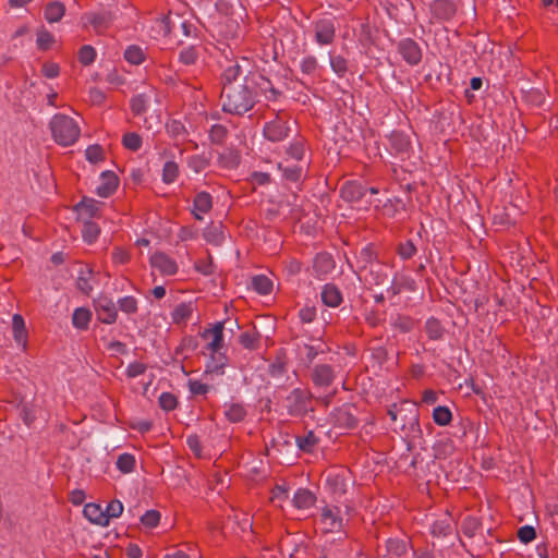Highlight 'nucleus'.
Returning a JSON list of instances; mask_svg holds the SVG:
<instances>
[{
    "instance_id": "obj_20",
    "label": "nucleus",
    "mask_w": 558,
    "mask_h": 558,
    "mask_svg": "<svg viewBox=\"0 0 558 558\" xmlns=\"http://www.w3.org/2000/svg\"><path fill=\"white\" fill-rule=\"evenodd\" d=\"M316 497L306 488H299L293 496V506L298 509L304 510L311 508L315 504Z\"/></svg>"
},
{
    "instance_id": "obj_44",
    "label": "nucleus",
    "mask_w": 558,
    "mask_h": 558,
    "mask_svg": "<svg viewBox=\"0 0 558 558\" xmlns=\"http://www.w3.org/2000/svg\"><path fill=\"white\" fill-rule=\"evenodd\" d=\"M104 511L109 523L111 519L119 518L122 514L123 504L120 500L114 499L107 505Z\"/></svg>"
},
{
    "instance_id": "obj_27",
    "label": "nucleus",
    "mask_w": 558,
    "mask_h": 558,
    "mask_svg": "<svg viewBox=\"0 0 558 558\" xmlns=\"http://www.w3.org/2000/svg\"><path fill=\"white\" fill-rule=\"evenodd\" d=\"M240 157L233 149L227 148L219 154L218 162L221 167L232 169L239 165Z\"/></svg>"
},
{
    "instance_id": "obj_22",
    "label": "nucleus",
    "mask_w": 558,
    "mask_h": 558,
    "mask_svg": "<svg viewBox=\"0 0 558 558\" xmlns=\"http://www.w3.org/2000/svg\"><path fill=\"white\" fill-rule=\"evenodd\" d=\"M453 531L452 520L448 517L436 520L430 526V533L435 537H446Z\"/></svg>"
},
{
    "instance_id": "obj_4",
    "label": "nucleus",
    "mask_w": 558,
    "mask_h": 558,
    "mask_svg": "<svg viewBox=\"0 0 558 558\" xmlns=\"http://www.w3.org/2000/svg\"><path fill=\"white\" fill-rule=\"evenodd\" d=\"M352 508L349 505H326L320 509V523L326 532H342L351 517Z\"/></svg>"
},
{
    "instance_id": "obj_45",
    "label": "nucleus",
    "mask_w": 558,
    "mask_h": 558,
    "mask_svg": "<svg viewBox=\"0 0 558 558\" xmlns=\"http://www.w3.org/2000/svg\"><path fill=\"white\" fill-rule=\"evenodd\" d=\"M387 550L390 555L401 557L407 553V544L400 539H388Z\"/></svg>"
},
{
    "instance_id": "obj_43",
    "label": "nucleus",
    "mask_w": 558,
    "mask_h": 558,
    "mask_svg": "<svg viewBox=\"0 0 558 558\" xmlns=\"http://www.w3.org/2000/svg\"><path fill=\"white\" fill-rule=\"evenodd\" d=\"M425 330L428 337L433 340H437L442 336V327L435 318L427 319L425 324Z\"/></svg>"
},
{
    "instance_id": "obj_50",
    "label": "nucleus",
    "mask_w": 558,
    "mask_h": 558,
    "mask_svg": "<svg viewBox=\"0 0 558 558\" xmlns=\"http://www.w3.org/2000/svg\"><path fill=\"white\" fill-rule=\"evenodd\" d=\"M401 429L402 430H405V435L407 436H413L415 437L416 435H420L421 434V429H420V424H418V418L415 414L411 415L408 420V426H405V424H403L401 426Z\"/></svg>"
},
{
    "instance_id": "obj_39",
    "label": "nucleus",
    "mask_w": 558,
    "mask_h": 558,
    "mask_svg": "<svg viewBox=\"0 0 558 558\" xmlns=\"http://www.w3.org/2000/svg\"><path fill=\"white\" fill-rule=\"evenodd\" d=\"M225 414L230 422L236 423L244 418L246 412L240 404H229L225 411Z\"/></svg>"
},
{
    "instance_id": "obj_2",
    "label": "nucleus",
    "mask_w": 558,
    "mask_h": 558,
    "mask_svg": "<svg viewBox=\"0 0 558 558\" xmlns=\"http://www.w3.org/2000/svg\"><path fill=\"white\" fill-rule=\"evenodd\" d=\"M244 77L243 84H226L222 86V109L233 114H243L250 111L255 104V96Z\"/></svg>"
},
{
    "instance_id": "obj_48",
    "label": "nucleus",
    "mask_w": 558,
    "mask_h": 558,
    "mask_svg": "<svg viewBox=\"0 0 558 558\" xmlns=\"http://www.w3.org/2000/svg\"><path fill=\"white\" fill-rule=\"evenodd\" d=\"M160 521V512L157 510H147L142 517L141 522L145 527L153 529Z\"/></svg>"
},
{
    "instance_id": "obj_52",
    "label": "nucleus",
    "mask_w": 558,
    "mask_h": 558,
    "mask_svg": "<svg viewBox=\"0 0 558 558\" xmlns=\"http://www.w3.org/2000/svg\"><path fill=\"white\" fill-rule=\"evenodd\" d=\"M96 58V51L92 46H83L78 52V59L81 63L88 65L94 62Z\"/></svg>"
},
{
    "instance_id": "obj_19",
    "label": "nucleus",
    "mask_w": 558,
    "mask_h": 558,
    "mask_svg": "<svg viewBox=\"0 0 558 558\" xmlns=\"http://www.w3.org/2000/svg\"><path fill=\"white\" fill-rule=\"evenodd\" d=\"M313 267L318 276H325L335 269V262L331 255L322 253L316 255Z\"/></svg>"
},
{
    "instance_id": "obj_21",
    "label": "nucleus",
    "mask_w": 558,
    "mask_h": 558,
    "mask_svg": "<svg viewBox=\"0 0 558 558\" xmlns=\"http://www.w3.org/2000/svg\"><path fill=\"white\" fill-rule=\"evenodd\" d=\"M322 300L327 306L337 307L342 302V295L336 286L326 284L322 290Z\"/></svg>"
},
{
    "instance_id": "obj_5",
    "label": "nucleus",
    "mask_w": 558,
    "mask_h": 558,
    "mask_svg": "<svg viewBox=\"0 0 558 558\" xmlns=\"http://www.w3.org/2000/svg\"><path fill=\"white\" fill-rule=\"evenodd\" d=\"M283 405L290 415L301 416L310 410V396L306 390L295 388L286 397Z\"/></svg>"
},
{
    "instance_id": "obj_6",
    "label": "nucleus",
    "mask_w": 558,
    "mask_h": 558,
    "mask_svg": "<svg viewBox=\"0 0 558 558\" xmlns=\"http://www.w3.org/2000/svg\"><path fill=\"white\" fill-rule=\"evenodd\" d=\"M341 197L352 204H371L367 189L357 182H345L341 187Z\"/></svg>"
},
{
    "instance_id": "obj_60",
    "label": "nucleus",
    "mask_w": 558,
    "mask_h": 558,
    "mask_svg": "<svg viewBox=\"0 0 558 558\" xmlns=\"http://www.w3.org/2000/svg\"><path fill=\"white\" fill-rule=\"evenodd\" d=\"M184 131V125L180 121L173 120L167 124V132L173 137L182 135Z\"/></svg>"
},
{
    "instance_id": "obj_1",
    "label": "nucleus",
    "mask_w": 558,
    "mask_h": 558,
    "mask_svg": "<svg viewBox=\"0 0 558 558\" xmlns=\"http://www.w3.org/2000/svg\"><path fill=\"white\" fill-rule=\"evenodd\" d=\"M225 323H216L213 327L205 329L201 337L207 342L205 350L209 352V360L206 363V374L221 375L227 364V357L223 353Z\"/></svg>"
},
{
    "instance_id": "obj_25",
    "label": "nucleus",
    "mask_w": 558,
    "mask_h": 558,
    "mask_svg": "<svg viewBox=\"0 0 558 558\" xmlns=\"http://www.w3.org/2000/svg\"><path fill=\"white\" fill-rule=\"evenodd\" d=\"M100 203L93 199L84 197L77 205L76 209L81 217L86 215L87 217L92 218L97 215L99 210Z\"/></svg>"
},
{
    "instance_id": "obj_47",
    "label": "nucleus",
    "mask_w": 558,
    "mask_h": 558,
    "mask_svg": "<svg viewBox=\"0 0 558 558\" xmlns=\"http://www.w3.org/2000/svg\"><path fill=\"white\" fill-rule=\"evenodd\" d=\"M124 58L132 64H140L144 60V53L140 47L130 46L124 52Z\"/></svg>"
},
{
    "instance_id": "obj_57",
    "label": "nucleus",
    "mask_w": 558,
    "mask_h": 558,
    "mask_svg": "<svg viewBox=\"0 0 558 558\" xmlns=\"http://www.w3.org/2000/svg\"><path fill=\"white\" fill-rule=\"evenodd\" d=\"M326 482L335 487L336 492H339L341 494L345 493V481L340 475H328L326 477Z\"/></svg>"
},
{
    "instance_id": "obj_17",
    "label": "nucleus",
    "mask_w": 558,
    "mask_h": 558,
    "mask_svg": "<svg viewBox=\"0 0 558 558\" xmlns=\"http://www.w3.org/2000/svg\"><path fill=\"white\" fill-rule=\"evenodd\" d=\"M83 512L85 518L92 523L100 526H108L107 517L105 515L104 509L99 505L87 504L85 505Z\"/></svg>"
},
{
    "instance_id": "obj_46",
    "label": "nucleus",
    "mask_w": 558,
    "mask_h": 558,
    "mask_svg": "<svg viewBox=\"0 0 558 558\" xmlns=\"http://www.w3.org/2000/svg\"><path fill=\"white\" fill-rule=\"evenodd\" d=\"M300 68L304 74L313 75L318 69V61L314 56H306L301 60Z\"/></svg>"
},
{
    "instance_id": "obj_26",
    "label": "nucleus",
    "mask_w": 558,
    "mask_h": 558,
    "mask_svg": "<svg viewBox=\"0 0 558 558\" xmlns=\"http://www.w3.org/2000/svg\"><path fill=\"white\" fill-rule=\"evenodd\" d=\"M64 12V5L61 2H50L45 9V17L49 23H56L62 19Z\"/></svg>"
},
{
    "instance_id": "obj_49",
    "label": "nucleus",
    "mask_w": 558,
    "mask_h": 558,
    "mask_svg": "<svg viewBox=\"0 0 558 558\" xmlns=\"http://www.w3.org/2000/svg\"><path fill=\"white\" fill-rule=\"evenodd\" d=\"M197 51L193 47L184 48L179 53V60L185 65L194 64L197 60Z\"/></svg>"
},
{
    "instance_id": "obj_24",
    "label": "nucleus",
    "mask_w": 558,
    "mask_h": 558,
    "mask_svg": "<svg viewBox=\"0 0 558 558\" xmlns=\"http://www.w3.org/2000/svg\"><path fill=\"white\" fill-rule=\"evenodd\" d=\"M278 168L282 171V177L290 182H299L303 178V168L294 163H279Z\"/></svg>"
},
{
    "instance_id": "obj_13",
    "label": "nucleus",
    "mask_w": 558,
    "mask_h": 558,
    "mask_svg": "<svg viewBox=\"0 0 558 558\" xmlns=\"http://www.w3.org/2000/svg\"><path fill=\"white\" fill-rule=\"evenodd\" d=\"M118 184V177L113 172L105 171L101 173L100 183L96 187V193L100 197H108L117 190Z\"/></svg>"
},
{
    "instance_id": "obj_9",
    "label": "nucleus",
    "mask_w": 558,
    "mask_h": 558,
    "mask_svg": "<svg viewBox=\"0 0 558 558\" xmlns=\"http://www.w3.org/2000/svg\"><path fill=\"white\" fill-rule=\"evenodd\" d=\"M149 263L151 268L158 270L163 276H172L178 271L177 263L161 252L153 254Z\"/></svg>"
},
{
    "instance_id": "obj_14",
    "label": "nucleus",
    "mask_w": 558,
    "mask_h": 558,
    "mask_svg": "<svg viewBox=\"0 0 558 558\" xmlns=\"http://www.w3.org/2000/svg\"><path fill=\"white\" fill-rule=\"evenodd\" d=\"M211 207V196L207 192H199L194 198L192 213L197 220H203V215L208 213Z\"/></svg>"
},
{
    "instance_id": "obj_29",
    "label": "nucleus",
    "mask_w": 558,
    "mask_h": 558,
    "mask_svg": "<svg viewBox=\"0 0 558 558\" xmlns=\"http://www.w3.org/2000/svg\"><path fill=\"white\" fill-rule=\"evenodd\" d=\"M193 306L191 303H181L172 312V319L174 323L180 324L191 318Z\"/></svg>"
},
{
    "instance_id": "obj_31",
    "label": "nucleus",
    "mask_w": 558,
    "mask_h": 558,
    "mask_svg": "<svg viewBox=\"0 0 558 558\" xmlns=\"http://www.w3.org/2000/svg\"><path fill=\"white\" fill-rule=\"evenodd\" d=\"M329 63L338 77H343L348 72V61L341 56L329 54Z\"/></svg>"
},
{
    "instance_id": "obj_36",
    "label": "nucleus",
    "mask_w": 558,
    "mask_h": 558,
    "mask_svg": "<svg viewBox=\"0 0 558 558\" xmlns=\"http://www.w3.org/2000/svg\"><path fill=\"white\" fill-rule=\"evenodd\" d=\"M434 422L440 426H446L451 422L452 415L447 407L439 405L433 411Z\"/></svg>"
},
{
    "instance_id": "obj_40",
    "label": "nucleus",
    "mask_w": 558,
    "mask_h": 558,
    "mask_svg": "<svg viewBox=\"0 0 558 558\" xmlns=\"http://www.w3.org/2000/svg\"><path fill=\"white\" fill-rule=\"evenodd\" d=\"M295 441L301 450L311 451L317 444V437L313 432H308L304 436H298Z\"/></svg>"
},
{
    "instance_id": "obj_51",
    "label": "nucleus",
    "mask_w": 558,
    "mask_h": 558,
    "mask_svg": "<svg viewBox=\"0 0 558 558\" xmlns=\"http://www.w3.org/2000/svg\"><path fill=\"white\" fill-rule=\"evenodd\" d=\"M123 145L131 150H137L142 146V138L136 133H126L123 136Z\"/></svg>"
},
{
    "instance_id": "obj_53",
    "label": "nucleus",
    "mask_w": 558,
    "mask_h": 558,
    "mask_svg": "<svg viewBox=\"0 0 558 558\" xmlns=\"http://www.w3.org/2000/svg\"><path fill=\"white\" fill-rule=\"evenodd\" d=\"M173 27V22L170 16H163L162 19L156 21L155 28L159 35H168L171 33Z\"/></svg>"
},
{
    "instance_id": "obj_18",
    "label": "nucleus",
    "mask_w": 558,
    "mask_h": 558,
    "mask_svg": "<svg viewBox=\"0 0 558 558\" xmlns=\"http://www.w3.org/2000/svg\"><path fill=\"white\" fill-rule=\"evenodd\" d=\"M13 338L14 341L22 350L26 349L27 333L25 329V323L21 315L15 314L12 318Z\"/></svg>"
},
{
    "instance_id": "obj_55",
    "label": "nucleus",
    "mask_w": 558,
    "mask_h": 558,
    "mask_svg": "<svg viewBox=\"0 0 558 558\" xmlns=\"http://www.w3.org/2000/svg\"><path fill=\"white\" fill-rule=\"evenodd\" d=\"M535 530L531 525L521 526L518 531V537L524 544L532 542L535 538Z\"/></svg>"
},
{
    "instance_id": "obj_23",
    "label": "nucleus",
    "mask_w": 558,
    "mask_h": 558,
    "mask_svg": "<svg viewBox=\"0 0 558 558\" xmlns=\"http://www.w3.org/2000/svg\"><path fill=\"white\" fill-rule=\"evenodd\" d=\"M313 379L316 385L328 386L333 380V372L328 365H318L314 368Z\"/></svg>"
},
{
    "instance_id": "obj_30",
    "label": "nucleus",
    "mask_w": 558,
    "mask_h": 558,
    "mask_svg": "<svg viewBox=\"0 0 558 558\" xmlns=\"http://www.w3.org/2000/svg\"><path fill=\"white\" fill-rule=\"evenodd\" d=\"M187 167L195 173L204 171L209 166V157L205 155H193L186 160Z\"/></svg>"
},
{
    "instance_id": "obj_32",
    "label": "nucleus",
    "mask_w": 558,
    "mask_h": 558,
    "mask_svg": "<svg viewBox=\"0 0 558 558\" xmlns=\"http://www.w3.org/2000/svg\"><path fill=\"white\" fill-rule=\"evenodd\" d=\"M92 270L89 269H81L76 280L77 289L84 293L89 294L93 291V286L90 284Z\"/></svg>"
},
{
    "instance_id": "obj_61",
    "label": "nucleus",
    "mask_w": 558,
    "mask_h": 558,
    "mask_svg": "<svg viewBox=\"0 0 558 558\" xmlns=\"http://www.w3.org/2000/svg\"><path fill=\"white\" fill-rule=\"evenodd\" d=\"M85 156L90 162H97L102 157V149L99 146H89L85 150Z\"/></svg>"
},
{
    "instance_id": "obj_28",
    "label": "nucleus",
    "mask_w": 558,
    "mask_h": 558,
    "mask_svg": "<svg viewBox=\"0 0 558 558\" xmlns=\"http://www.w3.org/2000/svg\"><path fill=\"white\" fill-rule=\"evenodd\" d=\"M92 314L89 310L84 307H78L74 311L72 315V323L74 327L78 329H86L90 322Z\"/></svg>"
},
{
    "instance_id": "obj_10",
    "label": "nucleus",
    "mask_w": 558,
    "mask_h": 558,
    "mask_svg": "<svg viewBox=\"0 0 558 558\" xmlns=\"http://www.w3.org/2000/svg\"><path fill=\"white\" fill-rule=\"evenodd\" d=\"M399 52L410 65L418 64L422 59V50L420 46L410 38H405L400 41Z\"/></svg>"
},
{
    "instance_id": "obj_7",
    "label": "nucleus",
    "mask_w": 558,
    "mask_h": 558,
    "mask_svg": "<svg viewBox=\"0 0 558 558\" xmlns=\"http://www.w3.org/2000/svg\"><path fill=\"white\" fill-rule=\"evenodd\" d=\"M97 317L104 324L111 325L118 317L117 304L109 298L102 296L95 302Z\"/></svg>"
},
{
    "instance_id": "obj_63",
    "label": "nucleus",
    "mask_w": 558,
    "mask_h": 558,
    "mask_svg": "<svg viewBox=\"0 0 558 558\" xmlns=\"http://www.w3.org/2000/svg\"><path fill=\"white\" fill-rule=\"evenodd\" d=\"M415 251V246L411 242H405L399 247V254L403 259L412 257Z\"/></svg>"
},
{
    "instance_id": "obj_34",
    "label": "nucleus",
    "mask_w": 558,
    "mask_h": 558,
    "mask_svg": "<svg viewBox=\"0 0 558 558\" xmlns=\"http://www.w3.org/2000/svg\"><path fill=\"white\" fill-rule=\"evenodd\" d=\"M336 423L345 428H352L356 424V418L347 409H339L335 415Z\"/></svg>"
},
{
    "instance_id": "obj_42",
    "label": "nucleus",
    "mask_w": 558,
    "mask_h": 558,
    "mask_svg": "<svg viewBox=\"0 0 558 558\" xmlns=\"http://www.w3.org/2000/svg\"><path fill=\"white\" fill-rule=\"evenodd\" d=\"M99 232L100 229L96 223L86 221L82 230V235L86 242L92 243L98 238Z\"/></svg>"
},
{
    "instance_id": "obj_62",
    "label": "nucleus",
    "mask_w": 558,
    "mask_h": 558,
    "mask_svg": "<svg viewBox=\"0 0 558 558\" xmlns=\"http://www.w3.org/2000/svg\"><path fill=\"white\" fill-rule=\"evenodd\" d=\"M146 369V366L142 363H131L126 368V374L129 377L134 378L142 375Z\"/></svg>"
},
{
    "instance_id": "obj_35",
    "label": "nucleus",
    "mask_w": 558,
    "mask_h": 558,
    "mask_svg": "<svg viewBox=\"0 0 558 558\" xmlns=\"http://www.w3.org/2000/svg\"><path fill=\"white\" fill-rule=\"evenodd\" d=\"M252 287L259 294H268L272 289V282L269 278L263 275L253 277Z\"/></svg>"
},
{
    "instance_id": "obj_11",
    "label": "nucleus",
    "mask_w": 558,
    "mask_h": 558,
    "mask_svg": "<svg viewBox=\"0 0 558 558\" xmlns=\"http://www.w3.org/2000/svg\"><path fill=\"white\" fill-rule=\"evenodd\" d=\"M289 133V128L281 119L276 118L264 126V135L271 142L283 141Z\"/></svg>"
},
{
    "instance_id": "obj_8",
    "label": "nucleus",
    "mask_w": 558,
    "mask_h": 558,
    "mask_svg": "<svg viewBox=\"0 0 558 558\" xmlns=\"http://www.w3.org/2000/svg\"><path fill=\"white\" fill-rule=\"evenodd\" d=\"M153 101H158V95L154 88L136 94L130 101L132 112L136 116L145 114Z\"/></svg>"
},
{
    "instance_id": "obj_64",
    "label": "nucleus",
    "mask_w": 558,
    "mask_h": 558,
    "mask_svg": "<svg viewBox=\"0 0 558 558\" xmlns=\"http://www.w3.org/2000/svg\"><path fill=\"white\" fill-rule=\"evenodd\" d=\"M303 151V146L300 143H294L289 147L288 155L294 160H301Z\"/></svg>"
},
{
    "instance_id": "obj_54",
    "label": "nucleus",
    "mask_w": 558,
    "mask_h": 558,
    "mask_svg": "<svg viewBox=\"0 0 558 558\" xmlns=\"http://www.w3.org/2000/svg\"><path fill=\"white\" fill-rule=\"evenodd\" d=\"M159 404L166 411H171L177 407V398L169 392H162L159 397Z\"/></svg>"
},
{
    "instance_id": "obj_16",
    "label": "nucleus",
    "mask_w": 558,
    "mask_h": 558,
    "mask_svg": "<svg viewBox=\"0 0 558 558\" xmlns=\"http://www.w3.org/2000/svg\"><path fill=\"white\" fill-rule=\"evenodd\" d=\"M244 77H246V75H244L242 66L238 61H235L225 68L222 74V86L226 84H243Z\"/></svg>"
},
{
    "instance_id": "obj_58",
    "label": "nucleus",
    "mask_w": 558,
    "mask_h": 558,
    "mask_svg": "<svg viewBox=\"0 0 558 558\" xmlns=\"http://www.w3.org/2000/svg\"><path fill=\"white\" fill-rule=\"evenodd\" d=\"M209 386L207 384H204L199 380H190L189 381V389L191 393L193 395H206L209 391Z\"/></svg>"
},
{
    "instance_id": "obj_41",
    "label": "nucleus",
    "mask_w": 558,
    "mask_h": 558,
    "mask_svg": "<svg viewBox=\"0 0 558 558\" xmlns=\"http://www.w3.org/2000/svg\"><path fill=\"white\" fill-rule=\"evenodd\" d=\"M116 464L121 472L130 473L134 468L135 458L130 453H123L118 457Z\"/></svg>"
},
{
    "instance_id": "obj_3",
    "label": "nucleus",
    "mask_w": 558,
    "mask_h": 558,
    "mask_svg": "<svg viewBox=\"0 0 558 558\" xmlns=\"http://www.w3.org/2000/svg\"><path fill=\"white\" fill-rule=\"evenodd\" d=\"M50 130L53 140L62 146L73 145L80 136L77 123L71 117L61 113L52 117Z\"/></svg>"
},
{
    "instance_id": "obj_12",
    "label": "nucleus",
    "mask_w": 558,
    "mask_h": 558,
    "mask_svg": "<svg viewBox=\"0 0 558 558\" xmlns=\"http://www.w3.org/2000/svg\"><path fill=\"white\" fill-rule=\"evenodd\" d=\"M335 38V25L330 20H322L315 26V39L319 45H329Z\"/></svg>"
},
{
    "instance_id": "obj_56",
    "label": "nucleus",
    "mask_w": 558,
    "mask_h": 558,
    "mask_svg": "<svg viewBox=\"0 0 558 558\" xmlns=\"http://www.w3.org/2000/svg\"><path fill=\"white\" fill-rule=\"evenodd\" d=\"M227 135V129L222 125H213L209 132V137L214 143H221Z\"/></svg>"
},
{
    "instance_id": "obj_37",
    "label": "nucleus",
    "mask_w": 558,
    "mask_h": 558,
    "mask_svg": "<svg viewBox=\"0 0 558 558\" xmlns=\"http://www.w3.org/2000/svg\"><path fill=\"white\" fill-rule=\"evenodd\" d=\"M179 174V166L177 162L169 160L163 165L162 168V181L165 183H172L175 181Z\"/></svg>"
},
{
    "instance_id": "obj_33",
    "label": "nucleus",
    "mask_w": 558,
    "mask_h": 558,
    "mask_svg": "<svg viewBox=\"0 0 558 558\" xmlns=\"http://www.w3.org/2000/svg\"><path fill=\"white\" fill-rule=\"evenodd\" d=\"M117 305L119 306V310L122 313L128 314V315L136 313L137 308H138V302L132 295H126V296L120 298L117 302Z\"/></svg>"
},
{
    "instance_id": "obj_59",
    "label": "nucleus",
    "mask_w": 558,
    "mask_h": 558,
    "mask_svg": "<svg viewBox=\"0 0 558 558\" xmlns=\"http://www.w3.org/2000/svg\"><path fill=\"white\" fill-rule=\"evenodd\" d=\"M53 41L52 35L47 31H40L37 35V45L40 49H48Z\"/></svg>"
},
{
    "instance_id": "obj_15",
    "label": "nucleus",
    "mask_w": 558,
    "mask_h": 558,
    "mask_svg": "<svg viewBox=\"0 0 558 558\" xmlns=\"http://www.w3.org/2000/svg\"><path fill=\"white\" fill-rule=\"evenodd\" d=\"M85 19L97 32H100L110 25V23L116 19V15L111 11L104 10L98 13H89Z\"/></svg>"
},
{
    "instance_id": "obj_38",
    "label": "nucleus",
    "mask_w": 558,
    "mask_h": 558,
    "mask_svg": "<svg viewBox=\"0 0 558 558\" xmlns=\"http://www.w3.org/2000/svg\"><path fill=\"white\" fill-rule=\"evenodd\" d=\"M204 239L213 244L219 245L223 240V234L219 226H210L204 230Z\"/></svg>"
}]
</instances>
